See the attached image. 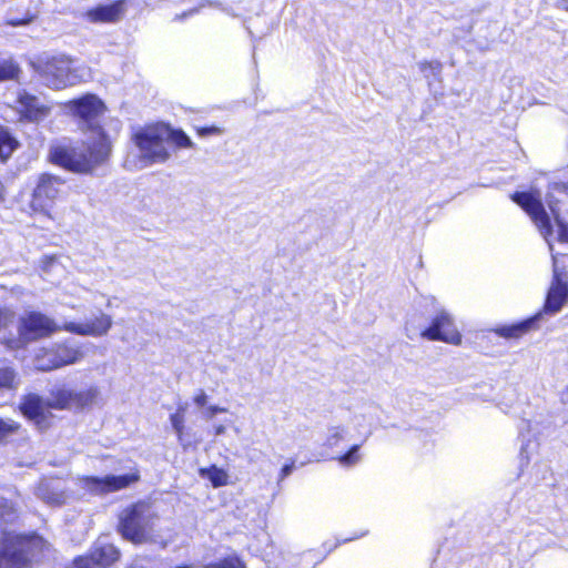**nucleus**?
Segmentation results:
<instances>
[{
  "mask_svg": "<svg viewBox=\"0 0 568 568\" xmlns=\"http://www.w3.org/2000/svg\"><path fill=\"white\" fill-rule=\"evenodd\" d=\"M567 258H568V255H567Z\"/></svg>",
  "mask_w": 568,
  "mask_h": 568,
  "instance_id": "nucleus-41",
  "label": "nucleus"
},
{
  "mask_svg": "<svg viewBox=\"0 0 568 568\" xmlns=\"http://www.w3.org/2000/svg\"><path fill=\"white\" fill-rule=\"evenodd\" d=\"M141 480V473L138 467H133L129 473L122 475H105L102 477L85 475L80 477L81 486L92 495H108L128 489Z\"/></svg>",
  "mask_w": 568,
  "mask_h": 568,
  "instance_id": "nucleus-8",
  "label": "nucleus"
},
{
  "mask_svg": "<svg viewBox=\"0 0 568 568\" xmlns=\"http://www.w3.org/2000/svg\"><path fill=\"white\" fill-rule=\"evenodd\" d=\"M226 432V427L222 424L214 426L213 428V435L220 436L223 435Z\"/></svg>",
  "mask_w": 568,
  "mask_h": 568,
  "instance_id": "nucleus-38",
  "label": "nucleus"
},
{
  "mask_svg": "<svg viewBox=\"0 0 568 568\" xmlns=\"http://www.w3.org/2000/svg\"><path fill=\"white\" fill-rule=\"evenodd\" d=\"M359 447L361 445L358 444L351 446V448L346 453L339 455L336 459L338 460L339 464L344 466L355 465L361 458Z\"/></svg>",
  "mask_w": 568,
  "mask_h": 568,
  "instance_id": "nucleus-27",
  "label": "nucleus"
},
{
  "mask_svg": "<svg viewBox=\"0 0 568 568\" xmlns=\"http://www.w3.org/2000/svg\"><path fill=\"white\" fill-rule=\"evenodd\" d=\"M200 475L209 479L214 488L223 487L229 484V475L223 468L211 465L200 469Z\"/></svg>",
  "mask_w": 568,
  "mask_h": 568,
  "instance_id": "nucleus-22",
  "label": "nucleus"
},
{
  "mask_svg": "<svg viewBox=\"0 0 568 568\" xmlns=\"http://www.w3.org/2000/svg\"><path fill=\"white\" fill-rule=\"evenodd\" d=\"M14 312L6 306H0V331L6 329L13 321Z\"/></svg>",
  "mask_w": 568,
  "mask_h": 568,
  "instance_id": "nucleus-31",
  "label": "nucleus"
},
{
  "mask_svg": "<svg viewBox=\"0 0 568 568\" xmlns=\"http://www.w3.org/2000/svg\"><path fill=\"white\" fill-rule=\"evenodd\" d=\"M52 547L37 532L6 531L0 539V568H38Z\"/></svg>",
  "mask_w": 568,
  "mask_h": 568,
  "instance_id": "nucleus-3",
  "label": "nucleus"
},
{
  "mask_svg": "<svg viewBox=\"0 0 568 568\" xmlns=\"http://www.w3.org/2000/svg\"><path fill=\"white\" fill-rule=\"evenodd\" d=\"M194 130L200 136L217 135L222 132L216 125L195 126Z\"/></svg>",
  "mask_w": 568,
  "mask_h": 568,
  "instance_id": "nucleus-32",
  "label": "nucleus"
},
{
  "mask_svg": "<svg viewBox=\"0 0 568 568\" xmlns=\"http://www.w3.org/2000/svg\"><path fill=\"white\" fill-rule=\"evenodd\" d=\"M342 439H343V435L338 432L331 435V440H333L334 444Z\"/></svg>",
  "mask_w": 568,
  "mask_h": 568,
  "instance_id": "nucleus-39",
  "label": "nucleus"
},
{
  "mask_svg": "<svg viewBox=\"0 0 568 568\" xmlns=\"http://www.w3.org/2000/svg\"><path fill=\"white\" fill-rule=\"evenodd\" d=\"M293 463L284 465L281 469V478H284L287 475H290L293 469Z\"/></svg>",
  "mask_w": 568,
  "mask_h": 568,
  "instance_id": "nucleus-37",
  "label": "nucleus"
},
{
  "mask_svg": "<svg viewBox=\"0 0 568 568\" xmlns=\"http://www.w3.org/2000/svg\"><path fill=\"white\" fill-rule=\"evenodd\" d=\"M227 409L225 407H220L216 405L209 406L205 410V417L212 418L214 415L219 413H226Z\"/></svg>",
  "mask_w": 568,
  "mask_h": 568,
  "instance_id": "nucleus-36",
  "label": "nucleus"
},
{
  "mask_svg": "<svg viewBox=\"0 0 568 568\" xmlns=\"http://www.w3.org/2000/svg\"><path fill=\"white\" fill-rule=\"evenodd\" d=\"M65 568H99L89 551L75 556Z\"/></svg>",
  "mask_w": 568,
  "mask_h": 568,
  "instance_id": "nucleus-28",
  "label": "nucleus"
},
{
  "mask_svg": "<svg viewBox=\"0 0 568 568\" xmlns=\"http://www.w3.org/2000/svg\"><path fill=\"white\" fill-rule=\"evenodd\" d=\"M442 68V64L440 62L438 61H422L419 63V69L422 71H425V70H434V71H439Z\"/></svg>",
  "mask_w": 568,
  "mask_h": 568,
  "instance_id": "nucleus-34",
  "label": "nucleus"
},
{
  "mask_svg": "<svg viewBox=\"0 0 568 568\" xmlns=\"http://www.w3.org/2000/svg\"><path fill=\"white\" fill-rule=\"evenodd\" d=\"M36 19H37L36 13L27 11L22 17H13V18L7 19L4 21V24L9 26V27H13V28L24 27V26L32 23Z\"/></svg>",
  "mask_w": 568,
  "mask_h": 568,
  "instance_id": "nucleus-30",
  "label": "nucleus"
},
{
  "mask_svg": "<svg viewBox=\"0 0 568 568\" xmlns=\"http://www.w3.org/2000/svg\"><path fill=\"white\" fill-rule=\"evenodd\" d=\"M558 240L568 243V224L564 222H558Z\"/></svg>",
  "mask_w": 568,
  "mask_h": 568,
  "instance_id": "nucleus-33",
  "label": "nucleus"
},
{
  "mask_svg": "<svg viewBox=\"0 0 568 568\" xmlns=\"http://www.w3.org/2000/svg\"><path fill=\"white\" fill-rule=\"evenodd\" d=\"M21 68L12 59H0V82L18 80Z\"/></svg>",
  "mask_w": 568,
  "mask_h": 568,
  "instance_id": "nucleus-24",
  "label": "nucleus"
},
{
  "mask_svg": "<svg viewBox=\"0 0 568 568\" xmlns=\"http://www.w3.org/2000/svg\"><path fill=\"white\" fill-rule=\"evenodd\" d=\"M16 515L17 508L14 504L7 498H0V526L11 520Z\"/></svg>",
  "mask_w": 568,
  "mask_h": 568,
  "instance_id": "nucleus-26",
  "label": "nucleus"
},
{
  "mask_svg": "<svg viewBox=\"0 0 568 568\" xmlns=\"http://www.w3.org/2000/svg\"><path fill=\"white\" fill-rule=\"evenodd\" d=\"M16 104V111L21 122L39 123L51 113L50 105L42 103L37 95L27 90H20L17 93Z\"/></svg>",
  "mask_w": 568,
  "mask_h": 568,
  "instance_id": "nucleus-13",
  "label": "nucleus"
},
{
  "mask_svg": "<svg viewBox=\"0 0 568 568\" xmlns=\"http://www.w3.org/2000/svg\"><path fill=\"white\" fill-rule=\"evenodd\" d=\"M420 336L428 341H440L452 345L462 343V334L456 328L452 316L445 312H438Z\"/></svg>",
  "mask_w": 568,
  "mask_h": 568,
  "instance_id": "nucleus-12",
  "label": "nucleus"
},
{
  "mask_svg": "<svg viewBox=\"0 0 568 568\" xmlns=\"http://www.w3.org/2000/svg\"><path fill=\"white\" fill-rule=\"evenodd\" d=\"M210 568H247L245 561L239 555H229L212 562Z\"/></svg>",
  "mask_w": 568,
  "mask_h": 568,
  "instance_id": "nucleus-25",
  "label": "nucleus"
},
{
  "mask_svg": "<svg viewBox=\"0 0 568 568\" xmlns=\"http://www.w3.org/2000/svg\"><path fill=\"white\" fill-rule=\"evenodd\" d=\"M19 148V140L8 126L0 123V162L6 163Z\"/></svg>",
  "mask_w": 568,
  "mask_h": 568,
  "instance_id": "nucleus-20",
  "label": "nucleus"
},
{
  "mask_svg": "<svg viewBox=\"0 0 568 568\" xmlns=\"http://www.w3.org/2000/svg\"><path fill=\"white\" fill-rule=\"evenodd\" d=\"M63 331V324L59 325L54 318L37 310L24 312L17 323V338L7 341L10 348L24 347L31 343L47 339L58 332Z\"/></svg>",
  "mask_w": 568,
  "mask_h": 568,
  "instance_id": "nucleus-5",
  "label": "nucleus"
},
{
  "mask_svg": "<svg viewBox=\"0 0 568 568\" xmlns=\"http://www.w3.org/2000/svg\"><path fill=\"white\" fill-rule=\"evenodd\" d=\"M21 385L17 366L7 359H0V395L14 394Z\"/></svg>",
  "mask_w": 568,
  "mask_h": 568,
  "instance_id": "nucleus-18",
  "label": "nucleus"
},
{
  "mask_svg": "<svg viewBox=\"0 0 568 568\" xmlns=\"http://www.w3.org/2000/svg\"><path fill=\"white\" fill-rule=\"evenodd\" d=\"M163 129L165 131V142L171 141L172 144L178 149H192L194 143L189 135L182 130L173 128L170 123L163 122Z\"/></svg>",
  "mask_w": 568,
  "mask_h": 568,
  "instance_id": "nucleus-21",
  "label": "nucleus"
},
{
  "mask_svg": "<svg viewBox=\"0 0 568 568\" xmlns=\"http://www.w3.org/2000/svg\"><path fill=\"white\" fill-rule=\"evenodd\" d=\"M186 405L181 404L176 407V410L170 415L171 425L176 434L178 440L183 443L185 435V413Z\"/></svg>",
  "mask_w": 568,
  "mask_h": 568,
  "instance_id": "nucleus-23",
  "label": "nucleus"
},
{
  "mask_svg": "<svg viewBox=\"0 0 568 568\" xmlns=\"http://www.w3.org/2000/svg\"><path fill=\"white\" fill-rule=\"evenodd\" d=\"M193 402L194 404H196L197 406L200 407H203L206 405L207 403V395L205 394V392L203 389H200L195 396L193 397Z\"/></svg>",
  "mask_w": 568,
  "mask_h": 568,
  "instance_id": "nucleus-35",
  "label": "nucleus"
},
{
  "mask_svg": "<svg viewBox=\"0 0 568 568\" xmlns=\"http://www.w3.org/2000/svg\"><path fill=\"white\" fill-rule=\"evenodd\" d=\"M99 390L97 387H89L81 390H72L67 387H57L50 390V399L44 400L36 393L22 396L19 403V410L24 418L32 422L40 430L51 426L53 415L49 409L57 410H82L90 407L97 399Z\"/></svg>",
  "mask_w": 568,
  "mask_h": 568,
  "instance_id": "nucleus-2",
  "label": "nucleus"
},
{
  "mask_svg": "<svg viewBox=\"0 0 568 568\" xmlns=\"http://www.w3.org/2000/svg\"><path fill=\"white\" fill-rule=\"evenodd\" d=\"M67 195L65 180L52 173H41L31 193L29 206L33 213L51 216L53 205Z\"/></svg>",
  "mask_w": 568,
  "mask_h": 568,
  "instance_id": "nucleus-7",
  "label": "nucleus"
},
{
  "mask_svg": "<svg viewBox=\"0 0 568 568\" xmlns=\"http://www.w3.org/2000/svg\"><path fill=\"white\" fill-rule=\"evenodd\" d=\"M112 326L110 315L101 313L99 316L87 323L65 322L63 331L81 336H103Z\"/></svg>",
  "mask_w": 568,
  "mask_h": 568,
  "instance_id": "nucleus-16",
  "label": "nucleus"
},
{
  "mask_svg": "<svg viewBox=\"0 0 568 568\" xmlns=\"http://www.w3.org/2000/svg\"><path fill=\"white\" fill-rule=\"evenodd\" d=\"M70 114L78 120L83 133L93 132L97 136L84 142V149L64 143L50 146L48 160L72 173L89 174L105 163L112 152V142L100 123V118L108 111L104 101L94 93H85L65 103Z\"/></svg>",
  "mask_w": 568,
  "mask_h": 568,
  "instance_id": "nucleus-1",
  "label": "nucleus"
},
{
  "mask_svg": "<svg viewBox=\"0 0 568 568\" xmlns=\"http://www.w3.org/2000/svg\"><path fill=\"white\" fill-rule=\"evenodd\" d=\"M20 428V423L0 418V442L6 439L8 436L18 433Z\"/></svg>",
  "mask_w": 568,
  "mask_h": 568,
  "instance_id": "nucleus-29",
  "label": "nucleus"
},
{
  "mask_svg": "<svg viewBox=\"0 0 568 568\" xmlns=\"http://www.w3.org/2000/svg\"><path fill=\"white\" fill-rule=\"evenodd\" d=\"M88 551L99 568H111L121 559V550L112 542L94 544Z\"/></svg>",
  "mask_w": 568,
  "mask_h": 568,
  "instance_id": "nucleus-17",
  "label": "nucleus"
},
{
  "mask_svg": "<svg viewBox=\"0 0 568 568\" xmlns=\"http://www.w3.org/2000/svg\"><path fill=\"white\" fill-rule=\"evenodd\" d=\"M561 1V8L568 12V0H560Z\"/></svg>",
  "mask_w": 568,
  "mask_h": 568,
  "instance_id": "nucleus-40",
  "label": "nucleus"
},
{
  "mask_svg": "<svg viewBox=\"0 0 568 568\" xmlns=\"http://www.w3.org/2000/svg\"><path fill=\"white\" fill-rule=\"evenodd\" d=\"M70 62L64 55L50 57L37 63V71L49 88L61 90L71 84Z\"/></svg>",
  "mask_w": 568,
  "mask_h": 568,
  "instance_id": "nucleus-10",
  "label": "nucleus"
},
{
  "mask_svg": "<svg viewBox=\"0 0 568 568\" xmlns=\"http://www.w3.org/2000/svg\"><path fill=\"white\" fill-rule=\"evenodd\" d=\"M84 357V353L80 346L68 341L58 343L49 349H44L41 359L47 362L39 364V368L43 372H50L74 363Z\"/></svg>",
  "mask_w": 568,
  "mask_h": 568,
  "instance_id": "nucleus-11",
  "label": "nucleus"
},
{
  "mask_svg": "<svg viewBox=\"0 0 568 568\" xmlns=\"http://www.w3.org/2000/svg\"><path fill=\"white\" fill-rule=\"evenodd\" d=\"M125 12V0H114L111 3L98 4L88 9L83 17L91 23H116Z\"/></svg>",
  "mask_w": 568,
  "mask_h": 568,
  "instance_id": "nucleus-15",
  "label": "nucleus"
},
{
  "mask_svg": "<svg viewBox=\"0 0 568 568\" xmlns=\"http://www.w3.org/2000/svg\"><path fill=\"white\" fill-rule=\"evenodd\" d=\"M537 318L538 316H534L514 324L501 325L494 328V332L507 339H518L536 327Z\"/></svg>",
  "mask_w": 568,
  "mask_h": 568,
  "instance_id": "nucleus-19",
  "label": "nucleus"
},
{
  "mask_svg": "<svg viewBox=\"0 0 568 568\" xmlns=\"http://www.w3.org/2000/svg\"><path fill=\"white\" fill-rule=\"evenodd\" d=\"M158 518L159 515L151 499H138L119 513L116 531L124 540L133 545H142L152 540L153 526Z\"/></svg>",
  "mask_w": 568,
  "mask_h": 568,
  "instance_id": "nucleus-4",
  "label": "nucleus"
},
{
  "mask_svg": "<svg viewBox=\"0 0 568 568\" xmlns=\"http://www.w3.org/2000/svg\"><path fill=\"white\" fill-rule=\"evenodd\" d=\"M534 222L544 236L552 234V224L540 199L539 191H516L509 195Z\"/></svg>",
  "mask_w": 568,
  "mask_h": 568,
  "instance_id": "nucleus-9",
  "label": "nucleus"
},
{
  "mask_svg": "<svg viewBox=\"0 0 568 568\" xmlns=\"http://www.w3.org/2000/svg\"><path fill=\"white\" fill-rule=\"evenodd\" d=\"M568 298V271L555 267L552 280L544 303V312L548 314L558 313Z\"/></svg>",
  "mask_w": 568,
  "mask_h": 568,
  "instance_id": "nucleus-14",
  "label": "nucleus"
},
{
  "mask_svg": "<svg viewBox=\"0 0 568 568\" xmlns=\"http://www.w3.org/2000/svg\"><path fill=\"white\" fill-rule=\"evenodd\" d=\"M163 121L148 123L131 134V141L140 151L141 159L148 164L164 163L171 153L165 145Z\"/></svg>",
  "mask_w": 568,
  "mask_h": 568,
  "instance_id": "nucleus-6",
  "label": "nucleus"
}]
</instances>
